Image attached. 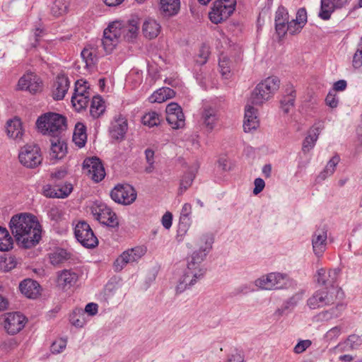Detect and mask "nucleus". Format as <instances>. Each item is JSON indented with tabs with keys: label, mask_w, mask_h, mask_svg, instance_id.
I'll use <instances>...</instances> for the list:
<instances>
[{
	"label": "nucleus",
	"mask_w": 362,
	"mask_h": 362,
	"mask_svg": "<svg viewBox=\"0 0 362 362\" xmlns=\"http://www.w3.org/2000/svg\"><path fill=\"white\" fill-rule=\"evenodd\" d=\"M213 243L214 238L211 235L204 234L200 238L199 250L193 252L192 255L188 257L187 268L179 279L175 287L176 293H182L185 291L190 289L204 277L206 269L202 262L212 249Z\"/></svg>",
	"instance_id": "f257e3e1"
},
{
	"label": "nucleus",
	"mask_w": 362,
	"mask_h": 362,
	"mask_svg": "<svg viewBox=\"0 0 362 362\" xmlns=\"http://www.w3.org/2000/svg\"><path fill=\"white\" fill-rule=\"evenodd\" d=\"M10 228L17 244L25 249L35 247L41 240L42 228L35 216L21 214L10 221Z\"/></svg>",
	"instance_id": "f03ea898"
},
{
	"label": "nucleus",
	"mask_w": 362,
	"mask_h": 362,
	"mask_svg": "<svg viewBox=\"0 0 362 362\" xmlns=\"http://www.w3.org/2000/svg\"><path fill=\"white\" fill-rule=\"evenodd\" d=\"M36 125L42 134L58 137L66 129V119L58 113L47 112L37 119Z\"/></svg>",
	"instance_id": "7ed1b4c3"
},
{
	"label": "nucleus",
	"mask_w": 362,
	"mask_h": 362,
	"mask_svg": "<svg viewBox=\"0 0 362 362\" xmlns=\"http://www.w3.org/2000/svg\"><path fill=\"white\" fill-rule=\"evenodd\" d=\"M280 81L276 76L268 77L258 83L251 93L250 101L253 105H260L273 97L279 88Z\"/></svg>",
	"instance_id": "20e7f679"
},
{
	"label": "nucleus",
	"mask_w": 362,
	"mask_h": 362,
	"mask_svg": "<svg viewBox=\"0 0 362 362\" xmlns=\"http://www.w3.org/2000/svg\"><path fill=\"white\" fill-rule=\"evenodd\" d=\"M255 284L261 289H282L290 284V279L286 274L272 272L257 279Z\"/></svg>",
	"instance_id": "39448f33"
},
{
	"label": "nucleus",
	"mask_w": 362,
	"mask_h": 362,
	"mask_svg": "<svg viewBox=\"0 0 362 362\" xmlns=\"http://www.w3.org/2000/svg\"><path fill=\"white\" fill-rule=\"evenodd\" d=\"M91 213L94 218L101 224L112 228L117 227L119 225L116 214L105 203L94 202L91 206Z\"/></svg>",
	"instance_id": "423d86ee"
},
{
	"label": "nucleus",
	"mask_w": 362,
	"mask_h": 362,
	"mask_svg": "<svg viewBox=\"0 0 362 362\" xmlns=\"http://www.w3.org/2000/svg\"><path fill=\"white\" fill-rule=\"evenodd\" d=\"M236 0H217L214 2L209 16L211 21L215 24L228 18L234 12Z\"/></svg>",
	"instance_id": "0eeeda50"
},
{
	"label": "nucleus",
	"mask_w": 362,
	"mask_h": 362,
	"mask_svg": "<svg viewBox=\"0 0 362 362\" xmlns=\"http://www.w3.org/2000/svg\"><path fill=\"white\" fill-rule=\"evenodd\" d=\"M340 292L337 286L318 290L308 300V305L311 309L333 304Z\"/></svg>",
	"instance_id": "6e6552de"
},
{
	"label": "nucleus",
	"mask_w": 362,
	"mask_h": 362,
	"mask_svg": "<svg viewBox=\"0 0 362 362\" xmlns=\"http://www.w3.org/2000/svg\"><path fill=\"white\" fill-rule=\"evenodd\" d=\"M18 158L20 163L28 168H36L42 161L40 148L35 144H27L22 147Z\"/></svg>",
	"instance_id": "1a4fd4ad"
},
{
	"label": "nucleus",
	"mask_w": 362,
	"mask_h": 362,
	"mask_svg": "<svg viewBox=\"0 0 362 362\" xmlns=\"http://www.w3.org/2000/svg\"><path fill=\"white\" fill-rule=\"evenodd\" d=\"M74 235L76 240L86 248H94L98 245V240L89 224L79 221L75 226Z\"/></svg>",
	"instance_id": "9d476101"
},
{
	"label": "nucleus",
	"mask_w": 362,
	"mask_h": 362,
	"mask_svg": "<svg viewBox=\"0 0 362 362\" xmlns=\"http://www.w3.org/2000/svg\"><path fill=\"white\" fill-rule=\"evenodd\" d=\"M112 200L124 205L132 204L136 199V192L130 185H117L110 192Z\"/></svg>",
	"instance_id": "9b49d317"
},
{
	"label": "nucleus",
	"mask_w": 362,
	"mask_h": 362,
	"mask_svg": "<svg viewBox=\"0 0 362 362\" xmlns=\"http://www.w3.org/2000/svg\"><path fill=\"white\" fill-rule=\"evenodd\" d=\"M118 26H119V21H115L104 30L101 44L106 54L111 53L119 42L121 36Z\"/></svg>",
	"instance_id": "f8f14e48"
},
{
	"label": "nucleus",
	"mask_w": 362,
	"mask_h": 362,
	"mask_svg": "<svg viewBox=\"0 0 362 362\" xmlns=\"http://www.w3.org/2000/svg\"><path fill=\"white\" fill-rule=\"evenodd\" d=\"M26 317L19 312L8 313L4 317V327L9 334L18 333L25 327Z\"/></svg>",
	"instance_id": "ddd939ff"
},
{
	"label": "nucleus",
	"mask_w": 362,
	"mask_h": 362,
	"mask_svg": "<svg viewBox=\"0 0 362 362\" xmlns=\"http://www.w3.org/2000/svg\"><path fill=\"white\" fill-rule=\"evenodd\" d=\"M219 121L218 110L208 105H204L200 113V123L202 127L211 133L217 126Z\"/></svg>",
	"instance_id": "4468645a"
},
{
	"label": "nucleus",
	"mask_w": 362,
	"mask_h": 362,
	"mask_svg": "<svg viewBox=\"0 0 362 362\" xmlns=\"http://www.w3.org/2000/svg\"><path fill=\"white\" fill-rule=\"evenodd\" d=\"M83 168L88 175L96 182L101 181L105 177V168L98 158L92 157L85 159Z\"/></svg>",
	"instance_id": "2eb2a0df"
},
{
	"label": "nucleus",
	"mask_w": 362,
	"mask_h": 362,
	"mask_svg": "<svg viewBox=\"0 0 362 362\" xmlns=\"http://www.w3.org/2000/svg\"><path fill=\"white\" fill-rule=\"evenodd\" d=\"M42 81L40 78L33 73H27L20 78L18 82V89L27 90L30 93H36L41 89Z\"/></svg>",
	"instance_id": "dca6fc26"
},
{
	"label": "nucleus",
	"mask_w": 362,
	"mask_h": 362,
	"mask_svg": "<svg viewBox=\"0 0 362 362\" xmlns=\"http://www.w3.org/2000/svg\"><path fill=\"white\" fill-rule=\"evenodd\" d=\"M70 86L69 77L63 74H58L52 86V97L54 100H61L65 97Z\"/></svg>",
	"instance_id": "f3484780"
},
{
	"label": "nucleus",
	"mask_w": 362,
	"mask_h": 362,
	"mask_svg": "<svg viewBox=\"0 0 362 362\" xmlns=\"http://www.w3.org/2000/svg\"><path fill=\"white\" fill-rule=\"evenodd\" d=\"M128 129L127 119L122 115L119 114L114 117L110 128L112 139L121 141L124 139Z\"/></svg>",
	"instance_id": "a211bd4d"
},
{
	"label": "nucleus",
	"mask_w": 362,
	"mask_h": 362,
	"mask_svg": "<svg viewBox=\"0 0 362 362\" xmlns=\"http://www.w3.org/2000/svg\"><path fill=\"white\" fill-rule=\"evenodd\" d=\"M327 240V229L325 228L316 229L312 237L313 250L316 256H322L325 251Z\"/></svg>",
	"instance_id": "6ab92c4d"
},
{
	"label": "nucleus",
	"mask_w": 362,
	"mask_h": 362,
	"mask_svg": "<svg viewBox=\"0 0 362 362\" xmlns=\"http://www.w3.org/2000/svg\"><path fill=\"white\" fill-rule=\"evenodd\" d=\"M19 290L24 296L30 299H36L41 294L40 284L31 279L23 280L19 284Z\"/></svg>",
	"instance_id": "aec40b11"
},
{
	"label": "nucleus",
	"mask_w": 362,
	"mask_h": 362,
	"mask_svg": "<svg viewBox=\"0 0 362 362\" xmlns=\"http://www.w3.org/2000/svg\"><path fill=\"white\" fill-rule=\"evenodd\" d=\"M78 279V275L75 272L70 269H64L58 272L57 279V286L66 291L74 286Z\"/></svg>",
	"instance_id": "412c9836"
},
{
	"label": "nucleus",
	"mask_w": 362,
	"mask_h": 362,
	"mask_svg": "<svg viewBox=\"0 0 362 362\" xmlns=\"http://www.w3.org/2000/svg\"><path fill=\"white\" fill-rule=\"evenodd\" d=\"M275 30L279 37H284L286 33V27L289 21L288 11L284 6H279L275 13Z\"/></svg>",
	"instance_id": "4be33fe9"
},
{
	"label": "nucleus",
	"mask_w": 362,
	"mask_h": 362,
	"mask_svg": "<svg viewBox=\"0 0 362 362\" xmlns=\"http://www.w3.org/2000/svg\"><path fill=\"white\" fill-rule=\"evenodd\" d=\"M67 153V146L65 141L58 137H54L51 140L49 152L50 160L54 163L56 161L62 159Z\"/></svg>",
	"instance_id": "5701e85b"
},
{
	"label": "nucleus",
	"mask_w": 362,
	"mask_h": 362,
	"mask_svg": "<svg viewBox=\"0 0 362 362\" xmlns=\"http://www.w3.org/2000/svg\"><path fill=\"white\" fill-rule=\"evenodd\" d=\"M339 274L337 269L326 270L325 269H320L317 272V281L318 284L329 286H334Z\"/></svg>",
	"instance_id": "b1692460"
},
{
	"label": "nucleus",
	"mask_w": 362,
	"mask_h": 362,
	"mask_svg": "<svg viewBox=\"0 0 362 362\" xmlns=\"http://www.w3.org/2000/svg\"><path fill=\"white\" fill-rule=\"evenodd\" d=\"M259 127V120L257 116V110L251 105H247L245 112L243 129L245 132H250Z\"/></svg>",
	"instance_id": "393cba45"
},
{
	"label": "nucleus",
	"mask_w": 362,
	"mask_h": 362,
	"mask_svg": "<svg viewBox=\"0 0 362 362\" xmlns=\"http://www.w3.org/2000/svg\"><path fill=\"white\" fill-rule=\"evenodd\" d=\"M160 31L161 25L155 19L147 18L144 21L142 33L146 38L149 40L154 39L158 36Z\"/></svg>",
	"instance_id": "a878e982"
},
{
	"label": "nucleus",
	"mask_w": 362,
	"mask_h": 362,
	"mask_svg": "<svg viewBox=\"0 0 362 362\" xmlns=\"http://www.w3.org/2000/svg\"><path fill=\"white\" fill-rule=\"evenodd\" d=\"M180 7V0H160V11L164 17L176 15Z\"/></svg>",
	"instance_id": "bb28decb"
},
{
	"label": "nucleus",
	"mask_w": 362,
	"mask_h": 362,
	"mask_svg": "<svg viewBox=\"0 0 362 362\" xmlns=\"http://www.w3.org/2000/svg\"><path fill=\"white\" fill-rule=\"evenodd\" d=\"M81 57L87 67H93L99 58L98 47L94 45H88L81 52Z\"/></svg>",
	"instance_id": "cd10ccee"
},
{
	"label": "nucleus",
	"mask_w": 362,
	"mask_h": 362,
	"mask_svg": "<svg viewBox=\"0 0 362 362\" xmlns=\"http://www.w3.org/2000/svg\"><path fill=\"white\" fill-rule=\"evenodd\" d=\"M296 97V90L293 86H288L286 89V95L281 100V108L284 113H288L290 110L294 106Z\"/></svg>",
	"instance_id": "c85d7f7f"
},
{
	"label": "nucleus",
	"mask_w": 362,
	"mask_h": 362,
	"mask_svg": "<svg viewBox=\"0 0 362 362\" xmlns=\"http://www.w3.org/2000/svg\"><path fill=\"white\" fill-rule=\"evenodd\" d=\"M6 133L7 135L13 139H21L23 131L22 129V124L19 119L14 118L10 119L6 123Z\"/></svg>",
	"instance_id": "c756f323"
},
{
	"label": "nucleus",
	"mask_w": 362,
	"mask_h": 362,
	"mask_svg": "<svg viewBox=\"0 0 362 362\" xmlns=\"http://www.w3.org/2000/svg\"><path fill=\"white\" fill-rule=\"evenodd\" d=\"M118 27L120 30V36H123L128 40L135 38L137 35L139 27L134 21H129L127 23L119 21V26Z\"/></svg>",
	"instance_id": "7c9ffc66"
},
{
	"label": "nucleus",
	"mask_w": 362,
	"mask_h": 362,
	"mask_svg": "<svg viewBox=\"0 0 362 362\" xmlns=\"http://www.w3.org/2000/svg\"><path fill=\"white\" fill-rule=\"evenodd\" d=\"M175 92L167 87H163L156 90L150 97L149 101L151 103H163L168 99L173 98Z\"/></svg>",
	"instance_id": "2f4dec72"
},
{
	"label": "nucleus",
	"mask_w": 362,
	"mask_h": 362,
	"mask_svg": "<svg viewBox=\"0 0 362 362\" xmlns=\"http://www.w3.org/2000/svg\"><path fill=\"white\" fill-rule=\"evenodd\" d=\"M105 111V105L103 99L95 95L93 97L90 107V115L93 119L100 117Z\"/></svg>",
	"instance_id": "473e14b6"
},
{
	"label": "nucleus",
	"mask_w": 362,
	"mask_h": 362,
	"mask_svg": "<svg viewBox=\"0 0 362 362\" xmlns=\"http://www.w3.org/2000/svg\"><path fill=\"white\" fill-rule=\"evenodd\" d=\"M322 127H313L310 132L309 134L305 137V139L303 141V151L304 152H308L310 149H312L315 145V142L317 141L318 139V136L320 134V132L322 129Z\"/></svg>",
	"instance_id": "72a5a7b5"
},
{
	"label": "nucleus",
	"mask_w": 362,
	"mask_h": 362,
	"mask_svg": "<svg viewBox=\"0 0 362 362\" xmlns=\"http://www.w3.org/2000/svg\"><path fill=\"white\" fill-rule=\"evenodd\" d=\"M87 139L86 127L81 123H77L73 134V141L79 148L85 146Z\"/></svg>",
	"instance_id": "f704fd0d"
},
{
	"label": "nucleus",
	"mask_w": 362,
	"mask_h": 362,
	"mask_svg": "<svg viewBox=\"0 0 362 362\" xmlns=\"http://www.w3.org/2000/svg\"><path fill=\"white\" fill-rule=\"evenodd\" d=\"M340 161V158L338 155L334 156L327 163L324 170L319 174L318 178L325 180L327 177L333 175L335 171L336 167Z\"/></svg>",
	"instance_id": "c9c22d12"
},
{
	"label": "nucleus",
	"mask_w": 362,
	"mask_h": 362,
	"mask_svg": "<svg viewBox=\"0 0 362 362\" xmlns=\"http://www.w3.org/2000/svg\"><path fill=\"white\" fill-rule=\"evenodd\" d=\"M344 308L345 305L343 303H337L335 307L320 313L319 316L321 320L328 321L339 317Z\"/></svg>",
	"instance_id": "e433bc0d"
},
{
	"label": "nucleus",
	"mask_w": 362,
	"mask_h": 362,
	"mask_svg": "<svg viewBox=\"0 0 362 362\" xmlns=\"http://www.w3.org/2000/svg\"><path fill=\"white\" fill-rule=\"evenodd\" d=\"M69 321L76 327L81 328L86 323V315L81 308H76L70 314Z\"/></svg>",
	"instance_id": "4c0bfd02"
},
{
	"label": "nucleus",
	"mask_w": 362,
	"mask_h": 362,
	"mask_svg": "<svg viewBox=\"0 0 362 362\" xmlns=\"http://www.w3.org/2000/svg\"><path fill=\"white\" fill-rule=\"evenodd\" d=\"M335 8L331 0H321L320 11L318 16L324 21H327L331 18L332 13L334 11Z\"/></svg>",
	"instance_id": "58836bf2"
},
{
	"label": "nucleus",
	"mask_w": 362,
	"mask_h": 362,
	"mask_svg": "<svg viewBox=\"0 0 362 362\" xmlns=\"http://www.w3.org/2000/svg\"><path fill=\"white\" fill-rule=\"evenodd\" d=\"M13 247V239L6 228L0 226V251H8Z\"/></svg>",
	"instance_id": "ea45409f"
},
{
	"label": "nucleus",
	"mask_w": 362,
	"mask_h": 362,
	"mask_svg": "<svg viewBox=\"0 0 362 362\" xmlns=\"http://www.w3.org/2000/svg\"><path fill=\"white\" fill-rule=\"evenodd\" d=\"M69 6V0H55L51 6V13L58 17L65 14Z\"/></svg>",
	"instance_id": "a19ab883"
},
{
	"label": "nucleus",
	"mask_w": 362,
	"mask_h": 362,
	"mask_svg": "<svg viewBox=\"0 0 362 362\" xmlns=\"http://www.w3.org/2000/svg\"><path fill=\"white\" fill-rule=\"evenodd\" d=\"M49 257L52 264L58 265L69 259L70 255L66 250L64 249H57L54 252L50 253Z\"/></svg>",
	"instance_id": "79ce46f5"
},
{
	"label": "nucleus",
	"mask_w": 362,
	"mask_h": 362,
	"mask_svg": "<svg viewBox=\"0 0 362 362\" xmlns=\"http://www.w3.org/2000/svg\"><path fill=\"white\" fill-rule=\"evenodd\" d=\"M166 120L173 129H177L182 128L185 126V115L182 112H179L178 115H166Z\"/></svg>",
	"instance_id": "37998d69"
},
{
	"label": "nucleus",
	"mask_w": 362,
	"mask_h": 362,
	"mask_svg": "<svg viewBox=\"0 0 362 362\" xmlns=\"http://www.w3.org/2000/svg\"><path fill=\"white\" fill-rule=\"evenodd\" d=\"M142 123L149 127H153L159 125L161 119L160 116L155 111H151L146 113L142 117Z\"/></svg>",
	"instance_id": "c03bdc74"
},
{
	"label": "nucleus",
	"mask_w": 362,
	"mask_h": 362,
	"mask_svg": "<svg viewBox=\"0 0 362 362\" xmlns=\"http://www.w3.org/2000/svg\"><path fill=\"white\" fill-rule=\"evenodd\" d=\"M90 95H73L71 103L77 111L86 108L88 104Z\"/></svg>",
	"instance_id": "a18cd8bd"
},
{
	"label": "nucleus",
	"mask_w": 362,
	"mask_h": 362,
	"mask_svg": "<svg viewBox=\"0 0 362 362\" xmlns=\"http://www.w3.org/2000/svg\"><path fill=\"white\" fill-rule=\"evenodd\" d=\"M197 172V168L194 170H189L183 175L180 185V190L181 193L185 190H187L192 185L195 173Z\"/></svg>",
	"instance_id": "49530a36"
},
{
	"label": "nucleus",
	"mask_w": 362,
	"mask_h": 362,
	"mask_svg": "<svg viewBox=\"0 0 362 362\" xmlns=\"http://www.w3.org/2000/svg\"><path fill=\"white\" fill-rule=\"evenodd\" d=\"M191 223L192 221H183L180 219L176 235V240L177 242H182L184 240Z\"/></svg>",
	"instance_id": "de8ad7c7"
},
{
	"label": "nucleus",
	"mask_w": 362,
	"mask_h": 362,
	"mask_svg": "<svg viewBox=\"0 0 362 362\" xmlns=\"http://www.w3.org/2000/svg\"><path fill=\"white\" fill-rule=\"evenodd\" d=\"M128 263H132L130 260V255L128 250H126L119 255L114 262V267L116 271H121Z\"/></svg>",
	"instance_id": "09e8293b"
},
{
	"label": "nucleus",
	"mask_w": 362,
	"mask_h": 362,
	"mask_svg": "<svg viewBox=\"0 0 362 362\" xmlns=\"http://www.w3.org/2000/svg\"><path fill=\"white\" fill-rule=\"evenodd\" d=\"M218 66L222 76L228 78L230 73V62L229 59L226 56L221 57L219 59Z\"/></svg>",
	"instance_id": "8fccbe9b"
},
{
	"label": "nucleus",
	"mask_w": 362,
	"mask_h": 362,
	"mask_svg": "<svg viewBox=\"0 0 362 362\" xmlns=\"http://www.w3.org/2000/svg\"><path fill=\"white\" fill-rule=\"evenodd\" d=\"M67 345L66 339L59 338L52 342L50 351L53 354H59L64 351Z\"/></svg>",
	"instance_id": "3c124183"
},
{
	"label": "nucleus",
	"mask_w": 362,
	"mask_h": 362,
	"mask_svg": "<svg viewBox=\"0 0 362 362\" xmlns=\"http://www.w3.org/2000/svg\"><path fill=\"white\" fill-rule=\"evenodd\" d=\"M88 83L82 79L77 80L75 83L74 93L73 95H90Z\"/></svg>",
	"instance_id": "603ef678"
},
{
	"label": "nucleus",
	"mask_w": 362,
	"mask_h": 362,
	"mask_svg": "<svg viewBox=\"0 0 362 362\" xmlns=\"http://www.w3.org/2000/svg\"><path fill=\"white\" fill-rule=\"evenodd\" d=\"M127 250L132 262L138 261L146 253V250L142 247H136Z\"/></svg>",
	"instance_id": "864d4df0"
},
{
	"label": "nucleus",
	"mask_w": 362,
	"mask_h": 362,
	"mask_svg": "<svg viewBox=\"0 0 362 362\" xmlns=\"http://www.w3.org/2000/svg\"><path fill=\"white\" fill-rule=\"evenodd\" d=\"M145 156L146 162L148 163V166H146L145 171L147 173H151L154 170V151L151 149L148 148L145 151Z\"/></svg>",
	"instance_id": "5fc2aeb1"
},
{
	"label": "nucleus",
	"mask_w": 362,
	"mask_h": 362,
	"mask_svg": "<svg viewBox=\"0 0 362 362\" xmlns=\"http://www.w3.org/2000/svg\"><path fill=\"white\" fill-rule=\"evenodd\" d=\"M342 327L341 326H336L329 329L325 334V338L327 341H333L337 339L341 334Z\"/></svg>",
	"instance_id": "6e6d98bb"
},
{
	"label": "nucleus",
	"mask_w": 362,
	"mask_h": 362,
	"mask_svg": "<svg viewBox=\"0 0 362 362\" xmlns=\"http://www.w3.org/2000/svg\"><path fill=\"white\" fill-rule=\"evenodd\" d=\"M303 25H300L298 22L295 21L294 19L289 21L287 24L286 32L288 31L290 34L295 35L300 32L301 29L303 28Z\"/></svg>",
	"instance_id": "4d7b16f0"
},
{
	"label": "nucleus",
	"mask_w": 362,
	"mask_h": 362,
	"mask_svg": "<svg viewBox=\"0 0 362 362\" xmlns=\"http://www.w3.org/2000/svg\"><path fill=\"white\" fill-rule=\"evenodd\" d=\"M58 198L66 197L73 189L71 184H65L62 186H57Z\"/></svg>",
	"instance_id": "13d9d810"
},
{
	"label": "nucleus",
	"mask_w": 362,
	"mask_h": 362,
	"mask_svg": "<svg viewBox=\"0 0 362 362\" xmlns=\"http://www.w3.org/2000/svg\"><path fill=\"white\" fill-rule=\"evenodd\" d=\"M209 56V49L206 47H202L199 50V53L196 59V62L199 65L206 64Z\"/></svg>",
	"instance_id": "bf43d9fd"
},
{
	"label": "nucleus",
	"mask_w": 362,
	"mask_h": 362,
	"mask_svg": "<svg viewBox=\"0 0 362 362\" xmlns=\"http://www.w3.org/2000/svg\"><path fill=\"white\" fill-rule=\"evenodd\" d=\"M325 103L327 105L332 108L337 107L339 103L337 94L334 91L330 90L325 98Z\"/></svg>",
	"instance_id": "052dcab7"
},
{
	"label": "nucleus",
	"mask_w": 362,
	"mask_h": 362,
	"mask_svg": "<svg viewBox=\"0 0 362 362\" xmlns=\"http://www.w3.org/2000/svg\"><path fill=\"white\" fill-rule=\"evenodd\" d=\"M192 205L189 203H185L182 208L180 219L183 221H192Z\"/></svg>",
	"instance_id": "680f3d73"
},
{
	"label": "nucleus",
	"mask_w": 362,
	"mask_h": 362,
	"mask_svg": "<svg viewBox=\"0 0 362 362\" xmlns=\"http://www.w3.org/2000/svg\"><path fill=\"white\" fill-rule=\"evenodd\" d=\"M312 344L309 339L300 340L294 347L293 351L296 354H301L304 352Z\"/></svg>",
	"instance_id": "e2e57ef3"
},
{
	"label": "nucleus",
	"mask_w": 362,
	"mask_h": 362,
	"mask_svg": "<svg viewBox=\"0 0 362 362\" xmlns=\"http://www.w3.org/2000/svg\"><path fill=\"white\" fill-rule=\"evenodd\" d=\"M43 194L47 197L50 198H58L57 188V186H52L50 185H46L42 189Z\"/></svg>",
	"instance_id": "0e129e2a"
},
{
	"label": "nucleus",
	"mask_w": 362,
	"mask_h": 362,
	"mask_svg": "<svg viewBox=\"0 0 362 362\" xmlns=\"http://www.w3.org/2000/svg\"><path fill=\"white\" fill-rule=\"evenodd\" d=\"M244 355L241 351L235 349L228 358L227 362H244Z\"/></svg>",
	"instance_id": "69168bd1"
},
{
	"label": "nucleus",
	"mask_w": 362,
	"mask_h": 362,
	"mask_svg": "<svg viewBox=\"0 0 362 362\" xmlns=\"http://www.w3.org/2000/svg\"><path fill=\"white\" fill-rule=\"evenodd\" d=\"M295 21L298 22L300 25H305L307 22V11L305 8H300L298 10Z\"/></svg>",
	"instance_id": "338daca9"
},
{
	"label": "nucleus",
	"mask_w": 362,
	"mask_h": 362,
	"mask_svg": "<svg viewBox=\"0 0 362 362\" xmlns=\"http://www.w3.org/2000/svg\"><path fill=\"white\" fill-rule=\"evenodd\" d=\"M352 65L355 69L362 66V49L358 48L353 57Z\"/></svg>",
	"instance_id": "774afa93"
}]
</instances>
